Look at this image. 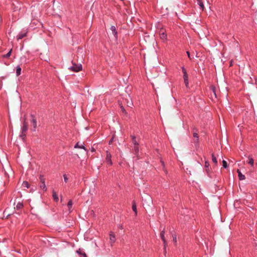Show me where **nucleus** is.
I'll return each instance as SVG.
<instances>
[{
	"label": "nucleus",
	"instance_id": "nucleus-40",
	"mask_svg": "<svg viewBox=\"0 0 257 257\" xmlns=\"http://www.w3.org/2000/svg\"><path fill=\"white\" fill-rule=\"evenodd\" d=\"M23 59H24V60H25V61H26V58L25 57H22V58H21V60H23Z\"/></svg>",
	"mask_w": 257,
	"mask_h": 257
},
{
	"label": "nucleus",
	"instance_id": "nucleus-32",
	"mask_svg": "<svg viewBox=\"0 0 257 257\" xmlns=\"http://www.w3.org/2000/svg\"><path fill=\"white\" fill-rule=\"evenodd\" d=\"M134 150L136 153H137L139 152V148L138 146H134Z\"/></svg>",
	"mask_w": 257,
	"mask_h": 257
},
{
	"label": "nucleus",
	"instance_id": "nucleus-43",
	"mask_svg": "<svg viewBox=\"0 0 257 257\" xmlns=\"http://www.w3.org/2000/svg\"><path fill=\"white\" fill-rule=\"evenodd\" d=\"M255 165H256V166L257 167V162L255 163Z\"/></svg>",
	"mask_w": 257,
	"mask_h": 257
},
{
	"label": "nucleus",
	"instance_id": "nucleus-21",
	"mask_svg": "<svg viewBox=\"0 0 257 257\" xmlns=\"http://www.w3.org/2000/svg\"><path fill=\"white\" fill-rule=\"evenodd\" d=\"M22 187L26 188H29L30 187V185L27 181H24L22 183Z\"/></svg>",
	"mask_w": 257,
	"mask_h": 257
},
{
	"label": "nucleus",
	"instance_id": "nucleus-28",
	"mask_svg": "<svg viewBox=\"0 0 257 257\" xmlns=\"http://www.w3.org/2000/svg\"><path fill=\"white\" fill-rule=\"evenodd\" d=\"M127 105L130 107H132V106L133 105V103L131 99L130 100V101H127Z\"/></svg>",
	"mask_w": 257,
	"mask_h": 257
},
{
	"label": "nucleus",
	"instance_id": "nucleus-31",
	"mask_svg": "<svg viewBox=\"0 0 257 257\" xmlns=\"http://www.w3.org/2000/svg\"><path fill=\"white\" fill-rule=\"evenodd\" d=\"M72 205V201L70 200L68 202V207L70 208Z\"/></svg>",
	"mask_w": 257,
	"mask_h": 257
},
{
	"label": "nucleus",
	"instance_id": "nucleus-11",
	"mask_svg": "<svg viewBox=\"0 0 257 257\" xmlns=\"http://www.w3.org/2000/svg\"><path fill=\"white\" fill-rule=\"evenodd\" d=\"M76 252L80 255V257H87L86 253L80 248L78 249Z\"/></svg>",
	"mask_w": 257,
	"mask_h": 257
},
{
	"label": "nucleus",
	"instance_id": "nucleus-25",
	"mask_svg": "<svg viewBox=\"0 0 257 257\" xmlns=\"http://www.w3.org/2000/svg\"><path fill=\"white\" fill-rule=\"evenodd\" d=\"M26 36V33H19V35H18V39L19 40V39H21L22 38H23L24 37H25V36Z\"/></svg>",
	"mask_w": 257,
	"mask_h": 257
},
{
	"label": "nucleus",
	"instance_id": "nucleus-27",
	"mask_svg": "<svg viewBox=\"0 0 257 257\" xmlns=\"http://www.w3.org/2000/svg\"><path fill=\"white\" fill-rule=\"evenodd\" d=\"M11 53H12V49L10 50L7 54L4 55V56H3L4 58H7L9 57L11 55Z\"/></svg>",
	"mask_w": 257,
	"mask_h": 257
},
{
	"label": "nucleus",
	"instance_id": "nucleus-41",
	"mask_svg": "<svg viewBox=\"0 0 257 257\" xmlns=\"http://www.w3.org/2000/svg\"><path fill=\"white\" fill-rule=\"evenodd\" d=\"M112 139H111L109 141V144H110V143H112Z\"/></svg>",
	"mask_w": 257,
	"mask_h": 257
},
{
	"label": "nucleus",
	"instance_id": "nucleus-2",
	"mask_svg": "<svg viewBox=\"0 0 257 257\" xmlns=\"http://www.w3.org/2000/svg\"><path fill=\"white\" fill-rule=\"evenodd\" d=\"M28 131V124L26 121V119H25L22 125L21 126V134L20 135V137L24 140L26 137V133Z\"/></svg>",
	"mask_w": 257,
	"mask_h": 257
},
{
	"label": "nucleus",
	"instance_id": "nucleus-39",
	"mask_svg": "<svg viewBox=\"0 0 257 257\" xmlns=\"http://www.w3.org/2000/svg\"><path fill=\"white\" fill-rule=\"evenodd\" d=\"M212 90H213V93H214V95H215V97H216V93H215V89H214V88H212Z\"/></svg>",
	"mask_w": 257,
	"mask_h": 257
},
{
	"label": "nucleus",
	"instance_id": "nucleus-8",
	"mask_svg": "<svg viewBox=\"0 0 257 257\" xmlns=\"http://www.w3.org/2000/svg\"><path fill=\"white\" fill-rule=\"evenodd\" d=\"M110 30L112 32V33L113 35V36L114 37V38H115V39L116 40L117 39V32L116 30V28L114 26H112L111 27H110Z\"/></svg>",
	"mask_w": 257,
	"mask_h": 257
},
{
	"label": "nucleus",
	"instance_id": "nucleus-34",
	"mask_svg": "<svg viewBox=\"0 0 257 257\" xmlns=\"http://www.w3.org/2000/svg\"><path fill=\"white\" fill-rule=\"evenodd\" d=\"M209 162L207 161H206L205 162V167L206 168H209Z\"/></svg>",
	"mask_w": 257,
	"mask_h": 257
},
{
	"label": "nucleus",
	"instance_id": "nucleus-36",
	"mask_svg": "<svg viewBox=\"0 0 257 257\" xmlns=\"http://www.w3.org/2000/svg\"><path fill=\"white\" fill-rule=\"evenodd\" d=\"M173 241L174 242H177V237H176V236L173 235Z\"/></svg>",
	"mask_w": 257,
	"mask_h": 257
},
{
	"label": "nucleus",
	"instance_id": "nucleus-42",
	"mask_svg": "<svg viewBox=\"0 0 257 257\" xmlns=\"http://www.w3.org/2000/svg\"><path fill=\"white\" fill-rule=\"evenodd\" d=\"M161 163H162V166H164V162L161 161Z\"/></svg>",
	"mask_w": 257,
	"mask_h": 257
},
{
	"label": "nucleus",
	"instance_id": "nucleus-18",
	"mask_svg": "<svg viewBox=\"0 0 257 257\" xmlns=\"http://www.w3.org/2000/svg\"><path fill=\"white\" fill-rule=\"evenodd\" d=\"M248 164H249L251 166L253 167L254 166V160L253 159L250 157H248Z\"/></svg>",
	"mask_w": 257,
	"mask_h": 257
},
{
	"label": "nucleus",
	"instance_id": "nucleus-23",
	"mask_svg": "<svg viewBox=\"0 0 257 257\" xmlns=\"http://www.w3.org/2000/svg\"><path fill=\"white\" fill-rule=\"evenodd\" d=\"M23 206V204L22 202H18L17 205H16V208L17 209L19 210L22 208Z\"/></svg>",
	"mask_w": 257,
	"mask_h": 257
},
{
	"label": "nucleus",
	"instance_id": "nucleus-1",
	"mask_svg": "<svg viewBox=\"0 0 257 257\" xmlns=\"http://www.w3.org/2000/svg\"><path fill=\"white\" fill-rule=\"evenodd\" d=\"M31 11L33 17H36L40 14L39 5L35 3L31 7Z\"/></svg>",
	"mask_w": 257,
	"mask_h": 257
},
{
	"label": "nucleus",
	"instance_id": "nucleus-4",
	"mask_svg": "<svg viewBox=\"0 0 257 257\" xmlns=\"http://www.w3.org/2000/svg\"><path fill=\"white\" fill-rule=\"evenodd\" d=\"M105 161L109 165H112L111 155L108 151L106 152Z\"/></svg>",
	"mask_w": 257,
	"mask_h": 257
},
{
	"label": "nucleus",
	"instance_id": "nucleus-3",
	"mask_svg": "<svg viewBox=\"0 0 257 257\" xmlns=\"http://www.w3.org/2000/svg\"><path fill=\"white\" fill-rule=\"evenodd\" d=\"M82 66L81 64H76L75 63H73V65L69 68V69L74 71V72H78L82 70Z\"/></svg>",
	"mask_w": 257,
	"mask_h": 257
},
{
	"label": "nucleus",
	"instance_id": "nucleus-26",
	"mask_svg": "<svg viewBox=\"0 0 257 257\" xmlns=\"http://www.w3.org/2000/svg\"><path fill=\"white\" fill-rule=\"evenodd\" d=\"M212 162L215 164L216 165L217 164V159L216 158V157H215V156L213 154H212Z\"/></svg>",
	"mask_w": 257,
	"mask_h": 257
},
{
	"label": "nucleus",
	"instance_id": "nucleus-22",
	"mask_svg": "<svg viewBox=\"0 0 257 257\" xmlns=\"http://www.w3.org/2000/svg\"><path fill=\"white\" fill-rule=\"evenodd\" d=\"M40 187L44 191H47V187L45 183H41Z\"/></svg>",
	"mask_w": 257,
	"mask_h": 257
},
{
	"label": "nucleus",
	"instance_id": "nucleus-6",
	"mask_svg": "<svg viewBox=\"0 0 257 257\" xmlns=\"http://www.w3.org/2000/svg\"><path fill=\"white\" fill-rule=\"evenodd\" d=\"M74 148L82 149L86 152H87V149L85 147L84 143L80 144L79 142L77 143L74 146Z\"/></svg>",
	"mask_w": 257,
	"mask_h": 257
},
{
	"label": "nucleus",
	"instance_id": "nucleus-17",
	"mask_svg": "<svg viewBox=\"0 0 257 257\" xmlns=\"http://www.w3.org/2000/svg\"><path fill=\"white\" fill-rule=\"evenodd\" d=\"M21 68L18 65L16 67V75L17 76H19L21 74Z\"/></svg>",
	"mask_w": 257,
	"mask_h": 257
},
{
	"label": "nucleus",
	"instance_id": "nucleus-38",
	"mask_svg": "<svg viewBox=\"0 0 257 257\" xmlns=\"http://www.w3.org/2000/svg\"><path fill=\"white\" fill-rule=\"evenodd\" d=\"M187 54L188 57L189 58H190V53H189L188 51H187Z\"/></svg>",
	"mask_w": 257,
	"mask_h": 257
},
{
	"label": "nucleus",
	"instance_id": "nucleus-5",
	"mask_svg": "<svg viewBox=\"0 0 257 257\" xmlns=\"http://www.w3.org/2000/svg\"><path fill=\"white\" fill-rule=\"evenodd\" d=\"M31 117H32V125L33 126L32 131L35 132L36 131L37 127V120L35 117V116L31 114Z\"/></svg>",
	"mask_w": 257,
	"mask_h": 257
},
{
	"label": "nucleus",
	"instance_id": "nucleus-9",
	"mask_svg": "<svg viewBox=\"0 0 257 257\" xmlns=\"http://www.w3.org/2000/svg\"><path fill=\"white\" fill-rule=\"evenodd\" d=\"M160 237L161 238V239H162V240L163 241V242H164V246H166V240L165 238V230H164V229H163L161 233H160Z\"/></svg>",
	"mask_w": 257,
	"mask_h": 257
},
{
	"label": "nucleus",
	"instance_id": "nucleus-24",
	"mask_svg": "<svg viewBox=\"0 0 257 257\" xmlns=\"http://www.w3.org/2000/svg\"><path fill=\"white\" fill-rule=\"evenodd\" d=\"M132 142L134 144V146H138L139 144L136 141V137L135 136H132Z\"/></svg>",
	"mask_w": 257,
	"mask_h": 257
},
{
	"label": "nucleus",
	"instance_id": "nucleus-13",
	"mask_svg": "<svg viewBox=\"0 0 257 257\" xmlns=\"http://www.w3.org/2000/svg\"><path fill=\"white\" fill-rule=\"evenodd\" d=\"M237 172L238 173V178H239V180H244L245 178V176L244 175L242 174L239 170H237Z\"/></svg>",
	"mask_w": 257,
	"mask_h": 257
},
{
	"label": "nucleus",
	"instance_id": "nucleus-29",
	"mask_svg": "<svg viewBox=\"0 0 257 257\" xmlns=\"http://www.w3.org/2000/svg\"><path fill=\"white\" fill-rule=\"evenodd\" d=\"M39 179H40V181L41 183H45V179L44 178V177L43 175H40V177H39Z\"/></svg>",
	"mask_w": 257,
	"mask_h": 257
},
{
	"label": "nucleus",
	"instance_id": "nucleus-10",
	"mask_svg": "<svg viewBox=\"0 0 257 257\" xmlns=\"http://www.w3.org/2000/svg\"><path fill=\"white\" fill-rule=\"evenodd\" d=\"M109 238L111 244L115 241V236L112 232H110L109 233Z\"/></svg>",
	"mask_w": 257,
	"mask_h": 257
},
{
	"label": "nucleus",
	"instance_id": "nucleus-19",
	"mask_svg": "<svg viewBox=\"0 0 257 257\" xmlns=\"http://www.w3.org/2000/svg\"><path fill=\"white\" fill-rule=\"evenodd\" d=\"M193 136L195 139H199V136L198 134L197 133V130L195 128H193Z\"/></svg>",
	"mask_w": 257,
	"mask_h": 257
},
{
	"label": "nucleus",
	"instance_id": "nucleus-30",
	"mask_svg": "<svg viewBox=\"0 0 257 257\" xmlns=\"http://www.w3.org/2000/svg\"><path fill=\"white\" fill-rule=\"evenodd\" d=\"M222 163H223V167L224 168H227V162L225 161V160H223L222 161Z\"/></svg>",
	"mask_w": 257,
	"mask_h": 257
},
{
	"label": "nucleus",
	"instance_id": "nucleus-12",
	"mask_svg": "<svg viewBox=\"0 0 257 257\" xmlns=\"http://www.w3.org/2000/svg\"><path fill=\"white\" fill-rule=\"evenodd\" d=\"M183 79L184 81V83L185 84V86L186 87H188L189 85V81H188V76L187 74L183 75Z\"/></svg>",
	"mask_w": 257,
	"mask_h": 257
},
{
	"label": "nucleus",
	"instance_id": "nucleus-20",
	"mask_svg": "<svg viewBox=\"0 0 257 257\" xmlns=\"http://www.w3.org/2000/svg\"><path fill=\"white\" fill-rule=\"evenodd\" d=\"M52 196H53L54 200L55 201L57 202L59 200V198H58V197L56 193L54 190L53 191V195Z\"/></svg>",
	"mask_w": 257,
	"mask_h": 257
},
{
	"label": "nucleus",
	"instance_id": "nucleus-14",
	"mask_svg": "<svg viewBox=\"0 0 257 257\" xmlns=\"http://www.w3.org/2000/svg\"><path fill=\"white\" fill-rule=\"evenodd\" d=\"M132 209L134 212L135 213V215H137V205L135 201L133 202L132 205Z\"/></svg>",
	"mask_w": 257,
	"mask_h": 257
},
{
	"label": "nucleus",
	"instance_id": "nucleus-33",
	"mask_svg": "<svg viewBox=\"0 0 257 257\" xmlns=\"http://www.w3.org/2000/svg\"><path fill=\"white\" fill-rule=\"evenodd\" d=\"M64 180L65 182H67L68 180V178L67 177V175L64 174L63 175Z\"/></svg>",
	"mask_w": 257,
	"mask_h": 257
},
{
	"label": "nucleus",
	"instance_id": "nucleus-7",
	"mask_svg": "<svg viewBox=\"0 0 257 257\" xmlns=\"http://www.w3.org/2000/svg\"><path fill=\"white\" fill-rule=\"evenodd\" d=\"M160 39L163 41L165 42L167 39V36L166 33L164 32H163L162 31H160Z\"/></svg>",
	"mask_w": 257,
	"mask_h": 257
},
{
	"label": "nucleus",
	"instance_id": "nucleus-16",
	"mask_svg": "<svg viewBox=\"0 0 257 257\" xmlns=\"http://www.w3.org/2000/svg\"><path fill=\"white\" fill-rule=\"evenodd\" d=\"M194 146L196 149H198L199 147V139H195L194 140Z\"/></svg>",
	"mask_w": 257,
	"mask_h": 257
},
{
	"label": "nucleus",
	"instance_id": "nucleus-15",
	"mask_svg": "<svg viewBox=\"0 0 257 257\" xmlns=\"http://www.w3.org/2000/svg\"><path fill=\"white\" fill-rule=\"evenodd\" d=\"M197 4L199 6L200 9L202 11H203V10L204 9V4H203L202 1V0H198Z\"/></svg>",
	"mask_w": 257,
	"mask_h": 257
},
{
	"label": "nucleus",
	"instance_id": "nucleus-37",
	"mask_svg": "<svg viewBox=\"0 0 257 257\" xmlns=\"http://www.w3.org/2000/svg\"><path fill=\"white\" fill-rule=\"evenodd\" d=\"M120 108H121V111H122L123 113H126V111H125V109H124V107H123L122 106H121Z\"/></svg>",
	"mask_w": 257,
	"mask_h": 257
},
{
	"label": "nucleus",
	"instance_id": "nucleus-35",
	"mask_svg": "<svg viewBox=\"0 0 257 257\" xmlns=\"http://www.w3.org/2000/svg\"><path fill=\"white\" fill-rule=\"evenodd\" d=\"M182 71H183V75L184 74H187V72L185 70V68H184V67H182Z\"/></svg>",
	"mask_w": 257,
	"mask_h": 257
}]
</instances>
